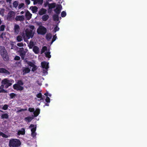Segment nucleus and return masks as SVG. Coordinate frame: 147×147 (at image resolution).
Instances as JSON below:
<instances>
[{"label":"nucleus","mask_w":147,"mask_h":147,"mask_svg":"<svg viewBox=\"0 0 147 147\" xmlns=\"http://www.w3.org/2000/svg\"><path fill=\"white\" fill-rule=\"evenodd\" d=\"M26 62L28 65L29 66L32 67L34 65V64L31 61H28L27 60L26 61Z\"/></svg>","instance_id":"a878e982"},{"label":"nucleus","mask_w":147,"mask_h":147,"mask_svg":"<svg viewBox=\"0 0 147 147\" xmlns=\"http://www.w3.org/2000/svg\"><path fill=\"white\" fill-rule=\"evenodd\" d=\"M34 125L31 124L29 126V128L33 127L31 129V132H35V131L36 130V127H34Z\"/></svg>","instance_id":"6ab92c4d"},{"label":"nucleus","mask_w":147,"mask_h":147,"mask_svg":"<svg viewBox=\"0 0 147 147\" xmlns=\"http://www.w3.org/2000/svg\"><path fill=\"white\" fill-rule=\"evenodd\" d=\"M38 4H42L43 3V0H38Z\"/></svg>","instance_id":"5fc2aeb1"},{"label":"nucleus","mask_w":147,"mask_h":147,"mask_svg":"<svg viewBox=\"0 0 147 147\" xmlns=\"http://www.w3.org/2000/svg\"><path fill=\"white\" fill-rule=\"evenodd\" d=\"M3 133L2 132H1L0 131V136H2L3 134Z\"/></svg>","instance_id":"680f3d73"},{"label":"nucleus","mask_w":147,"mask_h":147,"mask_svg":"<svg viewBox=\"0 0 147 147\" xmlns=\"http://www.w3.org/2000/svg\"><path fill=\"white\" fill-rule=\"evenodd\" d=\"M48 65V63H47L45 61L42 62L41 63V65L42 67L43 68H45L46 69H47L48 68H49Z\"/></svg>","instance_id":"9b49d317"},{"label":"nucleus","mask_w":147,"mask_h":147,"mask_svg":"<svg viewBox=\"0 0 147 147\" xmlns=\"http://www.w3.org/2000/svg\"><path fill=\"white\" fill-rule=\"evenodd\" d=\"M17 45L19 47H22L23 46V44L22 43H19L17 44Z\"/></svg>","instance_id":"8fccbe9b"},{"label":"nucleus","mask_w":147,"mask_h":147,"mask_svg":"<svg viewBox=\"0 0 147 147\" xmlns=\"http://www.w3.org/2000/svg\"><path fill=\"white\" fill-rule=\"evenodd\" d=\"M5 35V32H2L0 35V38H1L2 39H3V35Z\"/></svg>","instance_id":"37998d69"},{"label":"nucleus","mask_w":147,"mask_h":147,"mask_svg":"<svg viewBox=\"0 0 147 147\" xmlns=\"http://www.w3.org/2000/svg\"><path fill=\"white\" fill-rule=\"evenodd\" d=\"M33 51L35 54H37L39 52V48L36 46H34L33 48Z\"/></svg>","instance_id":"dca6fc26"},{"label":"nucleus","mask_w":147,"mask_h":147,"mask_svg":"<svg viewBox=\"0 0 147 147\" xmlns=\"http://www.w3.org/2000/svg\"><path fill=\"white\" fill-rule=\"evenodd\" d=\"M30 28L31 29L30 30H33L34 29V26L33 25H31L29 26Z\"/></svg>","instance_id":"864d4df0"},{"label":"nucleus","mask_w":147,"mask_h":147,"mask_svg":"<svg viewBox=\"0 0 147 147\" xmlns=\"http://www.w3.org/2000/svg\"><path fill=\"white\" fill-rule=\"evenodd\" d=\"M0 53L3 59L5 61H7L9 59V56L5 47L3 46H0Z\"/></svg>","instance_id":"f03ea898"},{"label":"nucleus","mask_w":147,"mask_h":147,"mask_svg":"<svg viewBox=\"0 0 147 147\" xmlns=\"http://www.w3.org/2000/svg\"><path fill=\"white\" fill-rule=\"evenodd\" d=\"M42 96V94L40 92L39 93H38L37 95H36V97L38 98H41Z\"/></svg>","instance_id":"de8ad7c7"},{"label":"nucleus","mask_w":147,"mask_h":147,"mask_svg":"<svg viewBox=\"0 0 147 147\" xmlns=\"http://www.w3.org/2000/svg\"><path fill=\"white\" fill-rule=\"evenodd\" d=\"M50 53L49 52H48L45 53V56L46 57L49 58H50L51 57V55H50Z\"/></svg>","instance_id":"c756f323"},{"label":"nucleus","mask_w":147,"mask_h":147,"mask_svg":"<svg viewBox=\"0 0 147 147\" xmlns=\"http://www.w3.org/2000/svg\"><path fill=\"white\" fill-rule=\"evenodd\" d=\"M45 106H49V104L48 103H46L45 104Z\"/></svg>","instance_id":"69168bd1"},{"label":"nucleus","mask_w":147,"mask_h":147,"mask_svg":"<svg viewBox=\"0 0 147 147\" xmlns=\"http://www.w3.org/2000/svg\"><path fill=\"white\" fill-rule=\"evenodd\" d=\"M9 96L10 97V98L11 99H13V98L14 97H15L16 96V94L14 93H12L10 94Z\"/></svg>","instance_id":"e433bc0d"},{"label":"nucleus","mask_w":147,"mask_h":147,"mask_svg":"<svg viewBox=\"0 0 147 147\" xmlns=\"http://www.w3.org/2000/svg\"><path fill=\"white\" fill-rule=\"evenodd\" d=\"M12 0H6V2L7 3L9 2V3H11V2Z\"/></svg>","instance_id":"bf43d9fd"},{"label":"nucleus","mask_w":147,"mask_h":147,"mask_svg":"<svg viewBox=\"0 0 147 147\" xmlns=\"http://www.w3.org/2000/svg\"><path fill=\"white\" fill-rule=\"evenodd\" d=\"M24 84V83L22 80H18L17 83L13 85V87L15 90L21 91L24 89V88L22 86Z\"/></svg>","instance_id":"20e7f679"},{"label":"nucleus","mask_w":147,"mask_h":147,"mask_svg":"<svg viewBox=\"0 0 147 147\" xmlns=\"http://www.w3.org/2000/svg\"><path fill=\"white\" fill-rule=\"evenodd\" d=\"M40 98V99L39 101H40L41 100H43L44 99L42 97L41 98Z\"/></svg>","instance_id":"0e129e2a"},{"label":"nucleus","mask_w":147,"mask_h":147,"mask_svg":"<svg viewBox=\"0 0 147 147\" xmlns=\"http://www.w3.org/2000/svg\"><path fill=\"white\" fill-rule=\"evenodd\" d=\"M49 18V16L48 15L45 14L42 16V19L43 21H47Z\"/></svg>","instance_id":"f3484780"},{"label":"nucleus","mask_w":147,"mask_h":147,"mask_svg":"<svg viewBox=\"0 0 147 147\" xmlns=\"http://www.w3.org/2000/svg\"><path fill=\"white\" fill-rule=\"evenodd\" d=\"M61 16L63 18L65 17L66 15V13L65 11H62L61 13Z\"/></svg>","instance_id":"f704fd0d"},{"label":"nucleus","mask_w":147,"mask_h":147,"mask_svg":"<svg viewBox=\"0 0 147 147\" xmlns=\"http://www.w3.org/2000/svg\"><path fill=\"white\" fill-rule=\"evenodd\" d=\"M4 87V85L2 84V85H1L0 86V90H1V89H3Z\"/></svg>","instance_id":"13d9d810"},{"label":"nucleus","mask_w":147,"mask_h":147,"mask_svg":"<svg viewBox=\"0 0 147 147\" xmlns=\"http://www.w3.org/2000/svg\"><path fill=\"white\" fill-rule=\"evenodd\" d=\"M56 4L55 3H49L48 7L49 9H52L55 7Z\"/></svg>","instance_id":"aec40b11"},{"label":"nucleus","mask_w":147,"mask_h":147,"mask_svg":"<svg viewBox=\"0 0 147 147\" xmlns=\"http://www.w3.org/2000/svg\"><path fill=\"white\" fill-rule=\"evenodd\" d=\"M2 137L3 138H7L8 137V136L7 135L4 134V133H3V135L2 136Z\"/></svg>","instance_id":"6e6d98bb"},{"label":"nucleus","mask_w":147,"mask_h":147,"mask_svg":"<svg viewBox=\"0 0 147 147\" xmlns=\"http://www.w3.org/2000/svg\"><path fill=\"white\" fill-rule=\"evenodd\" d=\"M15 13L12 11H10L8 12L7 17V20L8 21H11L14 18Z\"/></svg>","instance_id":"423d86ee"},{"label":"nucleus","mask_w":147,"mask_h":147,"mask_svg":"<svg viewBox=\"0 0 147 147\" xmlns=\"http://www.w3.org/2000/svg\"><path fill=\"white\" fill-rule=\"evenodd\" d=\"M34 42L30 40L29 45V47L30 49H32L34 46Z\"/></svg>","instance_id":"bb28decb"},{"label":"nucleus","mask_w":147,"mask_h":147,"mask_svg":"<svg viewBox=\"0 0 147 147\" xmlns=\"http://www.w3.org/2000/svg\"><path fill=\"white\" fill-rule=\"evenodd\" d=\"M30 71V69L28 68H26L24 70V71L26 73H29Z\"/></svg>","instance_id":"72a5a7b5"},{"label":"nucleus","mask_w":147,"mask_h":147,"mask_svg":"<svg viewBox=\"0 0 147 147\" xmlns=\"http://www.w3.org/2000/svg\"><path fill=\"white\" fill-rule=\"evenodd\" d=\"M45 101L49 103L50 102V98L49 97L47 96L45 99Z\"/></svg>","instance_id":"ea45409f"},{"label":"nucleus","mask_w":147,"mask_h":147,"mask_svg":"<svg viewBox=\"0 0 147 147\" xmlns=\"http://www.w3.org/2000/svg\"><path fill=\"white\" fill-rule=\"evenodd\" d=\"M0 73H4L6 75H9L10 74V72L7 70L3 68H0Z\"/></svg>","instance_id":"9d476101"},{"label":"nucleus","mask_w":147,"mask_h":147,"mask_svg":"<svg viewBox=\"0 0 147 147\" xmlns=\"http://www.w3.org/2000/svg\"><path fill=\"white\" fill-rule=\"evenodd\" d=\"M25 55V54L24 53H20V56L21 57L22 59V60L24 59Z\"/></svg>","instance_id":"7c9ffc66"},{"label":"nucleus","mask_w":147,"mask_h":147,"mask_svg":"<svg viewBox=\"0 0 147 147\" xmlns=\"http://www.w3.org/2000/svg\"><path fill=\"white\" fill-rule=\"evenodd\" d=\"M9 116L8 114L7 113H4L1 116V119H7L8 118Z\"/></svg>","instance_id":"b1692460"},{"label":"nucleus","mask_w":147,"mask_h":147,"mask_svg":"<svg viewBox=\"0 0 147 147\" xmlns=\"http://www.w3.org/2000/svg\"><path fill=\"white\" fill-rule=\"evenodd\" d=\"M57 38V37L56 35H54L53 37V38H52V42H54L55 41V40H56Z\"/></svg>","instance_id":"79ce46f5"},{"label":"nucleus","mask_w":147,"mask_h":147,"mask_svg":"<svg viewBox=\"0 0 147 147\" xmlns=\"http://www.w3.org/2000/svg\"><path fill=\"white\" fill-rule=\"evenodd\" d=\"M48 96L50 97L51 96V94L48 93Z\"/></svg>","instance_id":"338daca9"},{"label":"nucleus","mask_w":147,"mask_h":147,"mask_svg":"<svg viewBox=\"0 0 147 147\" xmlns=\"http://www.w3.org/2000/svg\"><path fill=\"white\" fill-rule=\"evenodd\" d=\"M20 57L18 56H16L14 58V59L15 60H19L20 59Z\"/></svg>","instance_id":"a18cd8bd"},{"label":"nucleus","mask_w":147,"mask_h":147,"mask_svg":"<svg viewBox=\"0 0 147 147\" xmlns=\"http://www.w3.org/2000/svg\"><path fill=\"white\" fill-rule=\"evenodd\" d=\"M2 22L1 20V19H0V25L1 24Z\"/></svg>","instance_id":"774afa93"},{"label":"nucleus","mask_w":147,"mask_h":147,"mask_svg":"<svg viewBox=\"0 0 147 147\" xmlns=\"http://www.w3.org/2000/svg\"><path fill=\"white\" fill-rule=\"evenodd\" d=\"M47 10L44 8L40 9L38 12V14L40 16H42L46 13Z\"/></svg>","instance_id":"f8f14e48"},{"label":"nucleus","mask_w":147,"mask_h":147,"mask_svg":"<svg viewBox=\"0 0 147 147\" xmlns=\"http://www.w3.org/2000/svg\"><path fill=\"white\" fill-rule=\"evenodd\" d=\"M25 1L27 5H28L30 3V0H25Z\"/></svg>","instance_id":"603ef678"},{"label":"nucleus","mask_w":147,"mask_h":147,"mask_svg":"<svg viewBox=\"0 0 147 147\" xmlns=\"http://www.w3.org/2000/svg\"><path fill=\"white\" fill-rule=\"evenodd\" d=\"M23 40L22 37L20 36H18L17 37V40L18 42H21Z\"/></svg>","instance_id":"c85d7f7f"},{"label":"nucleus","mask_w":147,"mask_h":147,"mask_svg":"<svg viewBox=\"0 0 147 147\" xmlns=\"http://www.w3.org/2000/svg\"><path fill=\"white\" fill-rule=\"evenodd\" d=\"M32 16V14L28 11H27L26 13L25 16L27 18V19L28 20H29L31 19Z\"/></svg>","instance_id":"2eb2a0df"},{"label":"nucleus","mask_w":147,"mask_h":147,"mask_svg":"<svg viewBox=\"0 0 147 147\" xmlns=\"http://www.w3.org/2000/svg\"><path fill=\"white\" fill-rule=\"evenodd\" d=\"M32 7L31 10L32 11V12L33 13H35L36 12L38 9V7L36 6H32L30 7V8Z\"/></svg>","instance_id":"a211bd4d"},{"label":"nucleus","mask_w":147,"mask_h":147,"mask_svg":"<svg viewBox=\"0 0 147 147\" xmlns=\"http://www.w3.org/2000/svg\"><path fill=\"white\" fill-rule=\"evenodd\" d=\"M18 2L17 1H14L13 3V7L15 8H16L18 5Z\"/></svg>","instance_id":"2f4dec72"},{"label":"nucleus","mask_w":147,"mask_h":147,"mask_svg":"<svg viewBox=\"0 0 147 147\" xmlns=\"http://www.w3.org/2000/svg\"><path fill=\"white\" fill-rule=\"evenodd\" d=\"M25 35L24 34L22 35V36L25 42H27L30 38H32L34 36V32L30 29L26 28L25 30Z\"/></svg>","instance_id":"f257e3e1"},{"label":"nucleus","mask_w":147,"mask_h":147,"mask_svg":"<svg viewBox=\"0 0 147 147\" xmlns=\"http://www.w3.org/2000/svg\"><path fill=\"white\" fill-rule=\"evenodd\" d=\"M5 26L4 25H1L0 27V31H3L5 30Z\"/></svg>","instance_id":"473e14b6"},{"label":"nucleus","mask_w":147,"mask_h":147,"mask_svg":"<svg viewBox=\"0 0 147 147\" xmlns=\"http://www.w3.org/2000/svg\"><path fill=\"white\" fill-rule=\"evenodd\" d=\"M7 91L4 90L3 89L0 90V93H7Z\"/></svg>","instance_id":"09e8293b"},{"label":"nucleus","mask_w":147,"mask_h":147,"mask_svg":"<svg viewBox=\"0 0 147 147\" xmlns=\"http://www.w3.org/2000/svg\"><path fill=\"white\" fill-rule=\"evenodd\" d=\"M59 29V28H58L57 26H56L54 28L55 32H56V31H58Z\"/></svg>","instance_id":"c03bdc74"},{"label":"nucleus","mask_w":147,"mask_h":147,"mask_svg":"<svg viewBox=\"0 0 147 147\" xmlns=\"http://www.w3.org/2000/svg\"><path fill=\"white\" fill-rule=\"evenodd\" d=\"M32 67V71H34L37 69V66L35 65H34Z\"/></svg>","instance_id":"c9c22d12"},{"label":"nucleus","mask_w":147,"mask_h":147,"mask_svg":"<svg viewBox=\"0 0 147 147\" xmlns=\"http://www.w3.org/2000/svg\"><path fill=\"white\" fill-rule=\"evenodd\" d=\"M33 119V118L31 117H28L25 118V120L26 121H27L28 122H30Z\"/></svg>","instance_id":"412c9836"},{"label":"nucleus","mask_w":147,"mask_h":147,"mask_svg":"<svg viewBox=\"0 0 147 147\" xmlns=\"http://www.w3.org/2000/svg\"><path fill=\"white\" fill-rule=\"evenodd\" d=\"M47 48L46 46H44L43 47L42 50L41 51V54H42L44 53L45 51H47Z\"/></svg>","instance_id":"cd10ccee"},{"label":"nucleus","mask_w":147,"mask_h":147,"mask_svg":"<svg viewBox=\"0 0 147 147\" xmlns=\"http://www.w3.org/2000/svg\"><path fill=\"white\" fill-rule=\"evenodd\" d=\"M26 110H27L26 109H21L20 110H18L17 111V112L18 113H19V112H22V111H26Z\"/></svg>","instance_id":"3c124183"},{"label":"nucleus","mask_w":147,"mask_h":147,"mask_svg":"<svg viewBox=\"0 0 147 147\" xmlns=\"http://www.w3.org/2000/svg\"><path fill=\"white\" fill-rule=\"evenodd\" d=\"M8 108V105H5L2 107V109L3 110H7Z\"/></svg>","instance_id":"58836bf2"},{"label":"nucleus","mask_w":147,"mask_h":147,"mask_svg":"<svg viewBox=\"0 0 147 147\" xmlns=\"http://www.w3.org/2000/svg\"><path fill=\"white\" fill-rule=\"evenodd\" d=\"M32 1H34V4H36L38 3V0H31Z\"/></svg>","instance_id":"4d7b16f0"},{"label":"nucleus","mask_w":147,"mask_h":147,"mask_svg":"<svg viewBox=\"0 0 147 147\" xmlns=\"http://www.w3.org/2000/svg\"><path fill=\"white\" fill-rule=\"evenodd\" d=\"M40 113V109H36L35 111H34L33 114L34 117H36L38 116Z\"/></svg>","instance_id":"4468645a"},{"label":"nucleus","mask_w":147,"mask_h":147,"mask_svg":"<svg viewBox=\"0 0 147 147\" xmlns=\"http://www.w3.org/2000/svg\"><path fill=\"white\" fill-rule=\"evenodd\" d=\"M20 29L19 26L17 24H16L14 26V32L15 34H18L19 32V30Z\"/></svg>","instance_id":"ddd939ff"},{"label":"nucleus","mask_w":147,"mask_h":147,"mask_svg":"<svg viewBox=\"0 0 147 147\" xmlns=\"http://www.w3.org/2000/svg\"><path fill=\"white\" fill-rule=\"evenodd\" d=\"M48 92H47L46 93H45V94H44V95H45L46 96H48Z\"/></svg>","instance_id":"052dcab7"},{"label":"nucleus","mask_w":147,"mask_h":147,"mask_svg":"<svg viewBox=\"0 0 147 147\" xmlns=\"http://www.w3.org/2000/svg\"><path fill=\"white\" fill-rule=\"evenodd\" d=\"M21 144V142L19 140L11 139L9 141V147H18Z\"/></svg>","instance_id":"7ed1b4c3"},{"label":"nucleus","mask_w":147,"mask_h":147,"mask_svg":"<svg viewBox=\"0 0 147 147\" xmlns=\"http://www.w3.org/2000/svg\"><path fill=\"white\" fill-rule=\"evenodd\" d=\"M24 3H22L20 4L18 7V8L19 9H20L22 7H24Z\"/></svg>","instance_id":"4c0bfd02"},{"label":"nucleus","mask_w":147,"mask_h":147,"mask_svg":"<svg viewBox=\"0 0 147 147\" xmlns=\"http://www.w3.org/2000/svg\"><path fill=\"white\" fill-rule=\"evenodd\" d=\"M37 32L38 34L43 35L46 33L47 30L45 27L40 26L37 29Z\"/></svg>","instance_id":"39448f33"},{"label":"nucleus","mask_w":147,"mask_h":147,"mask_svg":"<svg viewBox=\"0 0 147 147\" xmlns=\"http://www.w3.org/2000/svg\"><path fill=\"white\" fill-rule=\"evenodd\" d=\"M59 15L54 14L53 16V19L54 21H57L59 20Z\"/></svg>","instance_id":"4be33fe9"},{"label":"nucleus","mask_w":147,"mask_h":147,"mask_svg":"<svg viewBox=\"0 0 147 147\" xmlns=\"http://www.w3.org/2000/svg\"><path fill=\"white\" fill-rule=\"evenodd\" d=\"M1 83L2 84L5 85V88H7L9 86L12 85V83L7 78H5L2 81Z\"/></svg>","instance_id":"0eeeda50"},{"label":"nucleus","mask_w":147,"mask_h":147,"mask_svg":"<svg viewBox=\"0 0 147 147\" xmlns=\"http://www.w3.org/2000/svg\"><path fill=\"white\" fill-rule=\"evenodd\" d=\"M28 111L30 112H34V108H29Z\"/></svg>","instance_id":"a19ab883"},{"label":"nucleus","mask_w":147,"mask_h":147,"mask_svg":"<svg viewBox=\"0 0 147 147\" xmlns=\"http://www.w3.org/2000/svg\"><path fill=\"white\" fill-rule=\"evenodd\" d=\"M22 130H19L18 133V134L20 135V134L24 135L25 134V130L24 129H23Z\"/></svg>","instance_id":"5701e85b"},{"label":"nucleus","mask_w":147,"mask_h":147,"mask_svg":"<svg viewBox=\"0 0 147 147\" xmlns=\"http://www.w3.org/2000/svg\"><path fill=\"white\" fill-rule=\"evenodd\" d=\"M24 11H22L21 12H20V14H24Z\"/></svg>","instance_id":"e2e57ef3"},{"label":"nucleus","mask_w":147,"mask_h":147,"mask_svg":"<svg viewBox=\"0 0 147 147\" xmlns=\"http://www.w3.org/2000/svg\"><path fill=\"white\" fill-rule=\"evenodd\" d=\"M52 37V35L51 34H47L46 36V38L48 40H49L51 39Z\"/></svg>","instance_id":"393cba45"},{"label":"nucleus","mask_w":147,"mask_h":147,"mask_svg":"<svg viewBox=\"0 0 147 147\" xmlns=\"http://www.w3.org/2000/svg\"><path fill=\"white\" fill-rule=\"evenodd\" d=\"M31 136L33 138H34L36 136V133H35V132H31Z\"/></svg>","instance_id":"49530a36"},{"label":"nucleus","mask_w":147,"mask_h":147,"mask_svg":"<svg viewBox=\"0 0 147 147\" xmlns=\"http://www.w3.org/2000/svg\"><path fill=\"white\" fill-rule=\"evenodd\" d=\"M15 19L16 21H23L24 20V17L23 15L17 16L15 18Z\"/></svg>","instance_id":"1a4fd4ad"},{"label":"nucleus","mask_w":147,"mask_h":147,"mask_svg":"<svg viewBox=\"0 0 147 147\" xmlns=\"http://www.w3.org/2000/svg\"><path fill=\"white\" fill-rule=\"evenodd\" d=\"M61 8L62 6L61 5L57 7L56 8L54 9V11L56 13V14L59 15L60 14Z\"/></svg>","instance_id":"6e6552de"}]
</instances>
